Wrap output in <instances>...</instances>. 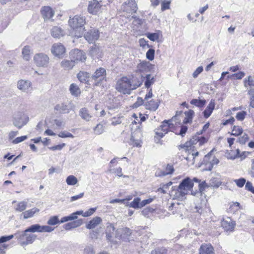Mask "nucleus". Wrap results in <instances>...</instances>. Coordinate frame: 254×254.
Returning <instances> with one entry per match:
<instances>
[{"label":"nucleus","mask_w":254,"mask_h":254,"mask_svg":"<svg viewBox=\"0 0 254 254\" xmlns=\"http://www.w3.org/2000/svg\"><path fill=\"white\" fill-rule=\"evenodd\" d=\"M106 77V69L103 67H99L96 70V71L91 76V78L95 81H97L98 83H99V82L102 81Z\"/></svg>","instance_id":"15"},{"label":"nucleus","mask_w":254,"mask_h":254,"mask_svg":"<svg viewBox=\"0 0 254 254\" xmlns=\"http://www.w3.org/2000/svg\"><path fill=\"white\" fill-rule=\"evenodd\" d=\"M174 171L173 166L172 165L168 164L165 171L158 170L155 173V176L157 177H162L167 175L172 174Z\"/></svg>","instance_id":"21"},{"label":"nucleus","mask_w":254,"mask_h":254,"mask_svg":"<svg viewBox=\"0 0 254 254\" xmlns=\"http://www.w3.org/2000/svg\"><path fill=\"white\" fill-rule=\"evenodd\" d=\"M206 103V101L205 100H198L196 99H192L190 101V104L192 105H194L195 106L198 107H203Z\"/></svg>","instance_id":"50"},{"label":"nucleus","mask_w":254,"mask_h":254,"mask_svg":"<svg viewBox=\"0 0 254 254\" xmlns=\"http://www.w3.org/2000/svg\"><path fill=\"white\" fill-rule=\"evenodd\" d=\"M69 91L72 95L77 97L80 94V89L75 83H72L69 87Z\"/></svg>","instance_id":"40"},{"label":"nucleus","mask_w":254,"mask_h":254,"mask_svg":"<svg viewBox=\"0 0 254 254\" xmlns=\"http://www.w3.org/2000/svg\"><path fill=\"white\" fill-rule=\"evenodd\" d=\"M29 231H25L17 232L14 234L15 237L21 243V245H27L31 244L36 239V235L32 234H29Z\"/></svg>","instance_id":"4"},{"label":"nucleus","mask_w":254,"mask_h":254,"mask_svg":"<svg viewBox=\"0 0 254 254\" xmlns=\"http://www.w3.org/2000/svg\"><path fill=\"white\" fill-rule=\"evenodd\" d=\"M131 234V230L128 228L118 229L116 232V237L119 239L126 240Z\"/></svg>","instance_id":"16"},{"label":"nucleus","mask_w":254,"mask_h":254,"mask_svg":"<svg viewBox=\"0 0 254 254\" xmlns=\"http://www.w3.org/2000/svg\"><path fill=\"white\" fill-rule=\"evenodd\" d=\"M245 86H254V76H249L244 80Z\"/></svg>","instance_id":"52"},{"label":"nucleus","mask_w":254,"mask_h":254,"mask_svg":"<svg viewBox=\"0 0 254 254\" xmlns=\"http://www.w3.org/2000/svg\"><path fill=\"white\" fill-rule=\"evenodd\" d=\"M115 228L113 225L111 223H108L107 224L106 229V235L107 240L109 241H112V238L114 235L116 236V233H115Z\"/></svg>","instance_id":"25"},{"label":"nucleus","mask_w":254,"mask_h":254,"mask_svg":"<svg viewBox=\"0 0 254 254\" xmlns=\"http://www.w3.org/2000/svg\"><path fill=\"white\" fill-rule=\"evenodd\" d=\"M206 187H208V186L207 185V184L205 183V182H202L201 183H199L198 185L199 191H194L191 190H190L191 194L193 195H196L198 194L202 195L203 191L204 190Z\"/></svg>","instance_id":"42"},{"label":"nucleus","mask_w":254,"mask_h":254,"mask_svg":"<svg viewBox=\"0 0 254 254\" xmlns=\"http://www.w3.org/2000/svg\"><path fill=\"white\" fill-rule=\"evenodd\" d=\"M102 5L97 0H92L89 2L88 11L92 14H97L101 12Z\"/></svg>","instance_id":"9"},{"label":"nucleus","mask_w":254,"mask_h":254,"mask_svg":"<svg viewBox=\"0 0 254 254\" xmlns=\"http://www.w3.org/2000/svg\"><path fill=\"white\" fill-rule=\"evenodd\" d=\"M95 252L91 247H87L84 250V254H94Z\"/></svg>","instance_id":"64"},{"label":"nucleus","mask_w":254,"mask_h":254,"mask_svg":"<svg viewBox=\"0 0 254 254\" xmlns=\"http://www.w3.org/2000/svg\"><path fill=\"white\" fill-rule=\"evenodd\" d=\"M102 222V219L99 217H95L90 220L86 225V228L88 229L95 228Z\"/></svg>","instance_id":"32"},{"label":"nucleus","mask_w":254,"mask_h":254,"mask_svg":"<svg viewBox=\"0 0 254 254\" xmlns=\"http://www.w3.org/2000/svg\"><path fill=\"white\" fill-rule=\"evenodd\" d=\"M212 152V150L210 151L209 153H208L207 155H206L204 156L203 160L204 163H206L208 161L210 162V163L208 164L209 166L208 167V170L210 171L212 169V168H213V166L214 165H216L219 162V160L214 157H213L212 159H210Z\"/></svg>","instance_id":"19"},{"label":"nucleus","mask_w":254,"mask_h":254,"mask_svg":"<svg viewBox=\"0 0 254 254\" xmlns=\"http://www.w3.org/2000/svg\"><path fill=\"white\" fill-rule=\"evenodd\" d=\"M221 182L218 178H213L210 180L209 185L207 184L208 187H206V188H208L209 187L213 188H218L221 185Z\"/></svg>","instance_id":"45"},{"label":"nucleus","mask_w":254,"mask_h":254,"mask_svg":"<svg viewBox=\"0 0 254 254\" xmlns=\"http://www.w3.org/2000/svg\"><path fill=\"white\" fill-rule=\"evenodd\" d=\"M248 94L250 95V106L254 108V89L249 90Z\"/></svg>","instance_id":"54"},{"label":"nucleus","mask_w":254,"mask_h":254,"mask_svg":"<svg viewBox=\"0 0 254 254\" xmlns=\"http://www.w3.org/2000/svg\"><path fill=\"white\" fill-rule=\"evenodd\" d=\"M52 36L55 38H60L63 37L65 33L61 27L58 26L54 27L51 31Z\"/></svg>","instance_id":"26"},{"label":"nucleus","mask_w":254,"mask_h":254,"mask_svg":"<svg viewBox=\"0 0 254 254\" xmlns=\"http://www.w3.org/2000/svg\"><path fill=\"white\" fill-rule=\"evenodd\" d=\"M33 54V51L29 46H24L22 50V57L24 60L29 61L31 55Z\"/></svg>","instance_id":"23"},{"label":"nucleus","mask_w":254,"mask_h":254,"mask_svg":"<svg viewBox=\"0 0 254 254\" xmlns=\"http://www.w3.org/2000/svg\"><path fill=\"white\" fill-rule=\"evenodd\" d=\"M69 26L74 30V36L77 38L81 37L83 33L85 23V18L84 16L75 15L68 20Z\"/></svg>","instance_id":"2"},{"label":"nucleus","mask_w":254,"mask_h":254,"mask_svg":"<svg viewBox=\"0 0 254 254\" xmlns=\"http://www.w3.org/2000/svg\"><path fill=\"white\" fill-rule=\"evenodd\" d=\"M75 65L74 62L71 59V60H64L61 63V66L65 70H70Z\"/></svg>","instance_id":"33"},{"label":"nucleus","mask_w":254,"mask_h":254,"mask_svg":"<svg viewBox=\"0 0 254 254\" xmlns=\"http://www.w3.org/2000/svg\"><path fill=\"white\" fill-rule=\"evenodd\" d=\"M27 205V201H22L19 202L16 205V207L15 208V210L18 212H22L26 209Z\"/></svg>","instance_id":"47"},{"label":"nucleus","mask_w":254,"mask_h":254,"mask_svg":"<svg viewBox=\"0 0 254 254\" xmlns=\"http://www.w3.org/2000/svg\"><path fill=\"white\" fill-rule=\"evenodd\" d=\"M94 130L95 134H101L104 131L103 126L101 124H98L94 128Z\"/></svg>","instance_id":"56"},{"label":"nucleus","mask_w":254,"mask_h":254,"mask_svg":"<svg viewBox=\"0 0 254 254\" xmlns=\"http://www.w3.org/2000/svg\"><path fill=\"white\" fill-rule=\"evenodd\" d=\"M142 78L145 79L144 86L146 88H149L153 85L155 81L154 76L150 74H147L145 77L141 76V80L143 81Z\"/></svg>","instance_id":"30"},{"label":"nucleus","mask_w":254,"mask_h":254,"mask_svg":"<svg viewBox=\"0 0 254 254\" xmlns=\"http://www.w3.org/2000/svg\"><path fill=\"white\" fill-rule=\"evenodd\" d=\"M29 121V117L22 112H18L14 115L13 124L18 128L24 126Z\"/></svg>","instance_id":"5"},{"label":"nucleus","mask_w":254,"mask_h":254,"mask_svg":"<svg viewBox=\"0 0 254 254\" xmlns=\"http://www.w3.org/2000/svg\"><path fill=\"white\" fill-rule=\"evenodd\" d=\"M84 37L89 43H94L99 37V31L95 29H91L84 34Z\"/></svg>","instance_id":"11"},{"label":"nucleus","mask_w":254,"mask_h":254,"mask_svg":"<svg viewBox=\"0 0 254 254\" xmlns=\"http://www.w3.org/2000/svg\"><path fill=\"white\" fill-rule=\"evenodd\" d=\"M41 14L45 19H50L54 15V11L50 6H44L41 9Z\"/></svg>","instance_id":"22"},{"label":"nucleus","mask_w":254,"mask_h":254,"mask_svg":"<svg viewBox=\"0 0 254 254\" xmlns=\"http://www.w3.org/2000/svg\"><path fill=\"white\" fill-rule=\"evenodd\" d=\"M144 106L146 109L152 111H155L158 109L159 106V101H158V100H155L152 99L150 101L146 102L144 103Z\"/></svg>","instance_id":"24"},{"label":"nucleus","mask_w":254,"mask_h":254,"mask_svg":"<svg viewBox=\"0 0 254 254\" xmlns=\"http://www.w3.org/2000/svg\"><path fill=\"white\" fill-rule=\"evenodd\" d=\"M33 60L35 64L39 67H47L50 62L48 56L44 53H38L35 55Z\"/></svg>","instance_id":"6"},{"label":"nucleus","mask_w":254,"mask_h":254,"mask_svg":"<svg viewBox=\"0 0 254 254\" xmlns=\"http://www.w3.org/2000/svg\"><path fill=\"white\" fill-rule=\"evenodd\" d=\"M203 70V67L202 66H198L195 70L192 73V76L193 78H196L198 75L202 72Z\"/></svg>","instance_id":"61"},{"label":"nucleus","mask_w":254,"mask_h":254,"mask_svg":"<svg viewBox=\"0 0 254 254\" xmlns=\"http://www.w3.org/2000/svg\"><path fill=\"white\" fill-rule=\"evenodd\" d=\"M199 251V254H215L213 248L208 244H202Z\"/></svg>","instance_id":"20"},{"label":"nucleus","mask_w":254,"mask_h":254,"mask_svg":"<svg viewBox=\"0 0 254 254\" xmlns=\"http://www.w3.org/2000/svg\"><path fill=\"white\" fill-rule=\"evenodd\" d=\"M14 236H15L13 235H11L9 236H2L0 238V244L2 243L5 242H7L11 239H12Z\"/></svg>","instance_id":"60"},{"label":"nucleus","mask_w":254,"mask_h":254,"mask_svg":"<svg viewBox=\"0 0 254 254\" xmlns=\"http://www.w3.org/2000/svg\"><path fill=\"white\" fill-rule=\"evenodd\" d=\"M199 140V136L198 134L197 135H195L193 136L190 140L189 142H186L185 144L180 145L181 148L184 147H190L194 144H196L197 143H198Z\"/></svg>","instance_id":"35"},{"label":"nucleus","mask_w":254,"mask_h":254,"mask_svg":"<svg viewBox=\"0 0 254 254\" xmlns=\"http://www.w3.org/2000/svg\"><path fill=\"white\" fill-rule=\"evenodd\" d=\"M142 83V80H137L132 83L130 80L126 76H124L119 79L116 83V89L118 91L124 94H129L131 90L135 89L139 87Z\"/></svg>","instance_id":"1"},{"label":"nucleus","mask_w":254,"mask_h":254,"mask_svg":"<svg viewBox=\"0 0 254 254\" xmlns=\"http://www.w3.org/2000/svg\"><path fill=\"white\" fill-rule=\"evenodd\" d=\"M51 51L55 57L60 58L65 53V49L61 43H55L53 45Z\"/></svg>","instance_id":"13"},{"label":"nucleus","mask_w":254,"mask_h":254,"mask_svg":"<svg viewBox=\"0 0 254 254\" xmlns=\"http://www.w3.org/2000/svg\"><path fill=\"white\" fill-rule=\"evenodd\" d=\"M167 250L164 248H158L151 252V254H167Z\"/></svg>","instance_id":"57"},{"label":"nucleus","mask_w":254,"mask_h":254,"mask_svg":"<svg viewBox=\"0 0 254 254\" xmlns=\"http://www.w3.org/2000/svg\"><path fill=\"white\" fill-rule=\"evenodd\" d=\"M147 37L152 41H158L160 32L147 33L146 34Z\"/></svg>","instance_id":"48"},{"label":"nucleus","mask_w":254,"mask_h":254,"mask_svg":"<svg viewBox=\"0 0 254 254\" xmlns=\"http://www.w3.org/2000/svg\"><path fill=\"white\" fill-rule=\"evenodd\" d=\"M238 155V149L236 150H227L225 154V156L228 159L233 160Z\"/></svg>","instance_id":"39"},{"label":"nucleus","mask_w":254,"mask_h":254,"mask_svg":"<svg viewBox=\"0 0 254 254\" xmlns=\"http://www.w3.org/2000/svg\"><path fill=\"white\" fill-rule=\"evenodd\" d=\"M54 230V228L49 226H42L41 233L51 232Z\"/></svg>","instance_id":"63"},{"label":"nucleus","mask_w":254,"mask_h":254,"mask_svg":"<svg viewBox=\"0 0 254 254\" xmlns=\"http://www.w3.org/2000/svg\"><path fill=\"white\" fill-rule=\"evenodd\" d=\"M194 112L193 110H190L185 112V117L183 121L184 124L190 123L191 122Z\"/></svg>","instance_id":"41"},{"label":"nucleus","mask_w":254,"mask_h":254,"mask_svg":"<svg viewBox=\"0 0 254 254\" xmlns=\"http://www.w3.org/2000/svg\"><path fill=\"white\" fill-rule=\"evenodd\" d=\"M70 56L74 63L78 61L84 62L86 59V56L85 53L78 49L72 50L70 52Z\"/></svg>","instance_id":"10"},{"label":"nucleus","mask_w":254,"mask_h":254,"mask_svg":"<svg viewBox=\"0 0 254 254\" xmlns=\"http://www.w3.org/2000/svg\"><path fill=\"white\" fill-rule=\"evenodd\" d=\"M55 110L61 114L69 113L70 109L68 106L64 103L58 104L54 108Z\"/></svg>","instance_id":"31"},{"label":"nucleus","mask_w":254,"mask_h":254,"mask_svg":"<svg viewBox=\"0 0 254 254\" xmlns=\"http://www.w3.org/2000/svg\"><path fill=\"white\" fill-rule=\"evenodd\" d=\"M154 65L152 64L149 62L142 61L139 63L136 69L137 73H147L150 71L153 68Z\"/></svg>","instance_id":"8"},{"label":"nucleus","mask_w":254,"mask_h":254,"mask_svg":"<svg viewBox=\"0 0 254 254\" xmlns=\"http://www.w3.org/2000/svg\"><path fill=\"white\" fill-rule=\"evenodd\" d=\"M59 136L62 138L70 137L73 138L74 136L70 132L64 131H62L58 134Z\"/></svg>","instance_id":"58"},{"label":"nucleus","mask_w":254,"mask_h":254,"mask_svg":"<svg viewBox=\"0 0 254 254\" xmlns=\"http://www.w3.org/2000/svg\"><path fill=\"white\" fill-rule=\"evenodd\" d=\"M125 3L127 5V10H129L128 7H129V10L133 12H136L137 9V4L134 0H127L125 2Z\"/></svg>","instance_id":"37"},{"label":"nucleus","mask_w":254,"mask_h":254,"mask_svg":"<svg viewBox=\"0 0 254 254\" xmlns=\"http://www.w3.org/2000/svg\"><path fill=\"white\" fill-rule=\"evenodd\" d=\"M17 88L21 92L25 93H31L33 91L32 84L28 80L21 79L17 81Z\"/></svg>","instance_id":"7"},{"label":"nucleus","mask_w":254,"mask_h":254,"mask_svg":"<svg viewBox=\"0 0 254 254\" xmlns=\"http://www.w3.org/2000/svg\"><path fill=\"white\" fill-rule=\"evenodd\" d=\"M60 223L58 217L57 216H54L51 217L47 221V224L50 225H55Z\"/></svg>","instance_id":"53"},{"label":"nucleus","mask_w":254,"mask_h":254,"mask_svg":"<svg viewBox=\"0 0 254 254\" xmlns=\"http://www.w3.org/2000/svg\"><path fill=\"white\" fill-rule=\"evenodd\" d=\"M79 115L84 120L86 121H90L92 118V115L86 108H82L79 112Z\"/></svg>","instance_id":"27"},{"label":"nucleus","mask_w":254,"mask_h":254,"mask_svg":"<svg viewBox=\"0 0 254 254\" xmlns=\"http://www.w3.org/2000/svg\"><path fill=\"white\" fill-rule=\"evenodd\" d=\"M27 138V136L26 135L21 136L20 137H16L15 139L12 140V143L13 144H17L19 143Z\"/></svg>","instance_id":"59"},{"label":"nucleus","mask_w":254,"mask_h":254,"mask_svg":"<svg viewBox=\"0 0 254 254\" xmlns=\"http://www.w3.org/2000/svg\"><path fill=\"white\" fill-rule=\"evenodd\" d=\"M89 76V73L80 71L77 74V77L81 82L85 83L88 81Z\"/></svg>","instance_id":"38"},{"label":"nucleus","mask_w":254,"mask_h":254,"mask_svg":"<svg viewBox=\"0 0 254 254\" xmlns=\"http://www.w3.org/2000/svg\"><path fill=\"white\" fill-rule=\"evenodd\" d=\"M249 140L248 135L243 133L242 129L239 128V142L242 144H245L248 142Z\"/></svg>","instance_id":"44"},{"label":"nucleus","mask_w":254,"mask_h":254,"mask_svg":"<svg viewBox=\"0 0 254 254\" xmlns=\"http://www.w3.org/2000/svg\"><path fill=\"white\" fill-rule=\"evenodd\" d=\"M140 199L139 197L135 198L130 203L129 206L135 209L140 208Z\"/></svg>","instance_id":"51"},{"label":"nucleus","mask_w":254,"mask_h":254,"mask_svg":"<svg viewBox=\"0 0 254 254\" xmlns=\"http://www.w3.org/2000/svg\"><path fill=\"white\" fill-rule=\"evenodd\" d=\"M89 53L92 57L97 58L101 53V50L99 47L96 45H93L91 47Z\"/></svg>","instance_id":"43"},{"label":"nucleus","mask_w":254,"mask_h":254,"mask_svg":"<svg viewBox=\"0 0 254 254\" xmlns=\"http://www.w3.org/2000/svg\"><path fill=\"white\" fill-rule=\"evenodd\" d=\"M83 223L82 219H78L76 221L68 223L64 225V228L66 230H69L81 226Z\"/></svg>","instance_id":"34"},{"label":"nucleus","mask_w":254,"mask_h":254,"mask_svg":"<svg viewBox=\"0 0 254 254\" xmlns=\"http://www.w3.org/2000/svg\"><path fill=\"white\" fill-rule=\"evenodd\" d=\"M66 182L68 185L73 186L77 183L78 180L73 175H70L66 178Z\"/></svg>","instance_id":"49"},{"label":"nucleus","mask_w":254,"mask_h":254,"mask_svg":"<svg viewBox=\"0 0 254 254\" xmlns=\"http://www.w3.org/2000/svg\"><path fill=\"white\" fill-rule=\"evenodd\" d=\"M132 117L135 119L133 122H132V124H136L137 123L139 124V125L136 126V128L135 131L132 132L131 137H130V143L132 144L133 146H135L136 147L141 146V140L140 138L142 136L141 130L140 126L141 124H140V122L139 121V117H137L135 114H134L132 115Z\"/></svg>","instance_id":"3"},{"label":"nucleus","mask_w":254,"mask_h":254,"mask_svg":"<svg viewBox=\"0 0 254 254\" xmlns=\"http://www.w3.org/2000/svg\"><path fill=\"white\" fill-rule=\"evenodd\" d=\"M144 103V100L141 97H138L136 101L133 104L132 107L133 108H137L139 106L142 105Z\"/></svg>","instance_id":"62"},{"label":"nucleus","mask_w":254,"mask_h":254,"mask_svg":"<svg viewBox=\"0 0 254 254\" xmlns=\"http://www.w3.org/2000/svg\"><path fill=\"white\" fill-rule=\"evenodd\" d=\"M169 131V126L167 120L164 121L161 125L155 130V134L160 138L163 137Z\"/></svg>","instance_id":"14"},{"label":"nucleus","mask_w":254,"mask_h":254,"mask_svg":"<svg viewBox=\"0 0 254 254\" xmlns=\"http://www.w3.org/2000/svg\"><path fill=\"white\" fill-rule=\"evenodd\" d=\"M39 211V209L37 208H33L24 211L22 213V215H23L24 219H26L33 217L35 213H38Z\"/></svg>","instance_id":"36"},{"label":"nucleus","mask_w":254,"mask_h":254,"mask_svg":"<svg viewBox=\"0 0 254 254\" xmlns=\"http://www.w3.org/2000/svg\"><path fill=\"white\" fill-rule=\"evenodd\" d=\"M245 184L246 189L254 194V187H253L252 183L249 181H248L246 183V180L244 178L239 179V188L243 187Z\"/></svg>","instance_id":"29"},{"label":"nucleus","mask_w":254,"mask_h":254,"mask_svg":"<svg viewBox=\"0 0 254 254\" xmlns=\"http://www.w3.org/2000/svg\"><path fill=\"white\" fill-rule=\"evenodd\" d=\"M187 194H188V193H187L182 189H181L179 187H178L177 189H173L172 191V195L173 197V199H178L181 201L186 198V196Z\"/></svg>","instance_id":"18"},{"label":"nucleus","mask_w":254,"mask_h":254,"mask_svg":"<svg viewBox=\"0 0 254 254\" xmlns=\"http://www.w3.org/2000/svg\"><path fill=\"white\" fill-rule=\"evenodd\" d=\"M215 103L214 100H211L208 105L206 108L205 110L203 111V114L204 117L207 119L210 117L213 110L214 109Z\"/></svg>","instance_id":"28"},{"label":"nucleus","mask_w":254,"mask_h":254,"mask_svg":"<svg viewBox=\"0 0 254 254\" xmlns=\"http://www.w3.org/2000/svg\"><path fill=\"white\" fill-rule=\"evenodd\" d=\"M221 226L226 231H232L234 229L235 223L230 217H227L223 218L221 222Z\"/></svg>","instance_id":"17"},{"label":"nucleus","mask_w":254,"mask_h":254,"mask_svg":"<svg viewBox=\"0 0 254 254\" xmlns=\"http://www.w3.org/2000/svg\"><path fill=\"white\" fill-rule=\"evenodd\" d=\"M155 50L152 49H149L146 54V58L149 61H152L154 59Z\"/></svg>","instance_id":"55"},{"label":"nucleus","mask_w":254,"mask_h":254,"mask_svg":"<svg viewBox=\"0 0 254 254\" xmlns=\"http://www.w3.org/2000/svg\"><path fill=\"white\" fill-rule=\"evenodd\" d=\"M41 229L42 226L38 224H34L30 227H29L27 229H26V231H29L31 233H35V232H40L41 233Z\"/></svg>","instance_id":"46"},{"label":"nucleus","mask_w":254,"mask_h":254,"mask_svg":"<svg viewBox=\"0 0 254 254\" xmlns=\"http://www.w3.org/2000/svg\"><path fill=\"white\" fill-rule=\"evenodd\" d=\"M178 187L188 194L189 192L192 189L193 183L189 177H187L182 181Z\"/></svg>","instance_id":"12"}]
</instances>
